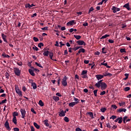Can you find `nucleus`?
Listing matches in <instances>:
<instances>
[{
  "label": "nucleus",
  "instance_id": "obj_55",
  "mask_svg": "<svg viewBox=\"0 0 131 131\" xmlns=\"http://www.w3.org/2000/svg\"><path fill=\"white\" fill-rule=\"evenodd\" d=\"M31 112L34 113V114H36V112H35V111H34V109L32 108L31 110Z\"/></svg>",
  "mask_w": 131,
  "mask_h": 131
},
{
  "label": "nucleus",
  "instance_id": "obj_60",
  "mask_svg": "<svg viewBox=\"0 0 131 131\" xmlns=\"http://www.w3.org/2000/svg\"><path fill=\"white\" fill-rule=\"evenodd\" d=\"M119 104L120 106H123V105L125 104V102H123L122 103H119Z\"/></svg>",
  "mask_w": 131,
  "mask_h": 131
},
{
  "label": "nucleus",
  "instance_id": "obj_30",
  "mask_svg": "<svg viewBox=\"0 0 131 131\" xmlns=\"http://www.w3.org/2000/svg\"><path fill=\"white\" fill-rule=\"evenodd\" d=\"M53 53L52 52H50L49 53V56H50V58L51 60H54L53 59Z\"/></svg>",
  "mask_w": 131,
  "mask_h": 131
},
{
  "label": "nucleus",
  "instance_id": "obj_46",
  "mask_svg": "<svg viewBox=\"0 0 131 131\" xmlns=\"http://www.w3.org/2000/svg\"><path fill=\"white\" fill-rule=\"evenodd\" d=\"M35 64H36V65L37 66H38V67H40V68H42V67L41 66V64H40V63H38L37 62H35Z\"/></svg>",
  "mask_w": 131,
  "mask_h": 131
},
{
  "label": "nucleus",
  "instance_id": "obj_14",
  "mask_svg": "<svg viewBox=\"0 0 131 131\" xmlns=\"http://www.w3.org/2000/svg\"><path fill=\"white\" fill-rule=\"evenodd\" d=\"M96 76V78L98 79V80H100V79H102V78H103V77H104V76L102 75H97Z\"/></svg>",
  "mask_w": 131,
  "mask_h": 131
},
{
  "label": "nucleus",
  "instance_id": "obj_20",
  "mask_svg": "<svg viewBox=\"0 0 131 131\" xmlns=\"http://www.w3.org/2000/svg\"><path fill=\"white\" fill-rule=\"evenodd\" d=\"M12 122L14 124H17V117H14L12 119Z\"/></svg>",
  "mask_w": 131,
  "mask_h": 131
},
{
  "label": "nucleus",
  "instance_id": "obj_11",
  "mask_svg": "<svg viewBox=\"0 0 131 131\" xmlns=\"http://www.w3.org/2000/svg\"><path fill=\"white\" fill-rule=\"evenodd\" d=\"M65 113H66V111L64 112V111L62 110L60 113H59V116L60 117L65 116Z\"/></svg>",
  "mask_w": 131,
  "mask_h": 131
},
{
  "label": "nucleus",
  "instance_id": "obj_56",
  "mask_svg": "<svg viewBox=\"0 0 131 131\" xmlns=\"http://www.w3.org/2000/svg\"><path fill=\"white\" fill-rule=\"evenodd\" d=\"M112 107L113 109H117V106L116 105H112Z\"/></svg>",
  "mask_w": 131,
  "mask_h": 131
},
{
  "label": "nucleus",
  "instance_id": "obj_39",
  "mask_svg": "<svg viewBox=\"0 0 131 131\" xmlns=\"http://www.w3.org/2000/svg\"><path fill=\"white\" fill-rule=\"evenodd\" d=\"M116 118H117V117L114 115H113L110 117V119H113V120H114V119H116Z\"/></svg>",
  "mask_w": 131,
  "mask_h": 131
},
{
  "label": "nucleus",
  "instance_id": "obj_54",
  "mask_svg": "<svg viewBox=\"0 0 131 131\" xmlns=\"http://www.w3.org/2000/svg\"><path fill=\"white\" fill-rule=\"evenodd\" d=\"M105 94H106V92L105 91H102L100 93V96H103V95H105Z\"/></svg>",
  "mask_w": 131,
  "mask_h": 131
},
{
  "label": "nucleus",
  "instance_id": "obj_17",
  "mask_svg": "<svg viewBox=\"0 0 131 131\" xmlns=\"http://www.w3.org/2000/svg\"><path fill=\"white\" fill-rule=\"evenodd\" d=\"M103 76H110V77H111V76H112V75L110 73L105 72L104 73H103Z\"/></svg>",
  "mask_w": 131,
  "mask_h": 131
},
{
  "label": "nucleus",
  "instance_id": "obj_51",
  "mask_svg": "<svg viewBox=\"0 0 131 131\" xmlns=\"http://www.w3.org/2000/svg\"><path fill=\"white\" fill-rule=\"evenodd\" d=\"M106 125L108 128H111L112 127V126L110 125V123H106Z\"/></svg>",
  "mask_w": 131,
  "mask_h": 131
},
{
  "label": "nucleus",
  "instance_id": "obj_21",
  "mask_svg": "<svg viewBox=\"0 0 131 131\" xmlns=\"http://www.w3.org/2000/svg\"><path fill=\"white\" fill-rule=\"evenodd\" d=\"M85 50L83 48H81L78 51V53L80 54V53H85Z\"/></svg>",
  "mask_w": 131,
  "mask_h": 131
},
{
  "label": "nucleus",
  "instance_id": "obj_41",
  "mask_svg": "<svg viewBox=\"0 0 131 131\" xmlns=\"http://www.w3.org/2000/svg\"><path fill=\"white\" fill-rule=\"evenodd\" d=\"M93 93H94V96L95 97H97V96H98L97 95V93H98V90H95L93 91Z\"/></svg>",
  "mask_w": 131,
  "mask_h": 131
},
{
  "label": "nucleus",
  "instance_id": "obj_59",
  "mask_svg": "<svg viewBox=\"0 0 131 131\" xmlns=\"http://www.w3.org/2000/svg\"><path fill=\"white\" fill-rule=\"evenodd\" d=\"M31 131H35V129L34 128V127H33V126H31Z\"/></svg>",
  "mask_w": 131,
  "mask_h": 131
},
{
  "label": "nucleus",
  "instance_id": "obj_3",
  "mask_svg": "<svg viewBox=\"0 0 131 131\" xmlns=\"http://www.w3.org/2000/svg\"><path fill=\"white\" fill-rule=\"evenodd\" d=\"M15 89L16 94H18L19 96H20L22 97V91H21L20 90H19V88H18V85H15Z\"/></svg>",
  "mask_w": 131,
  "mask_h": 131
},
{
  "label": "nucleus",
  "instance_id": "obj_40",
  "mask_svg": "<svg viewBox=\"0 0 131 131\" xmlns=\"http://www.w3.org/2000/svg\"><path fill=\"white\" fill-rule=\"evenodd\" d=\"M120 53H126V51H125V49H121L120 50Z\"/></svg>",
  "mask_w": 131,
  "mask_h": 131
},
{
  "label": "nucleus",
  "instance_id": "obj_19",
  "mask_svg": "<svg viewBox=\"0 0 131 131\" xmlns=\"http://www.w3.org/2000/svg\"><path fill=\"white\" fill-rule=\"evenodd\" d=\"M29 72L30 74H31V75H32V76H34V75H35V74H34V72H33V71L31 69L29 70Z\"/></svg>",
  "mask_w": 131,
  "mask_h": 131
},
{
  "label": "nucleus",
  "instance_id": "obj_7",
  "mask_svg": "<svg viewBox=\"0 0 131 131\" xmlns=\"http://www.w3.org/2000/svg\"><path fill=\"white\" fill-rule=\"evenodd\" d=\"M112 11H113V13L115 14V13H116L117 12H119V11H120V8H116V7L115 6H113L112 8Z\"/></svg>",
  "mask_w": 131,
  "mask_h": 131
},
{
  "label": "nucleus",
  "instance_id": "obj_43",
  "mask_svg": "<svg viewBox=\"0 0 131 131\" xmlns=\"http://www.w3.org/2000/svg\"><path fill=\"white\" fill-rule=\"evenodd\" d=\"M127 118V116H125L123 118V121L124 123H126V122H125V121L126 120Z\"/></svg>",
  "mask_w": 131,
  "mask_h": 131
},
{
  "label": "nucleus",
  "instance_id": "obj_57",
  "mask_svg": "<svg viewBox=\"0 0 131 131\" xmlns=\"http://www.w3.org/2000/svg\"><path fill=\"white\" fill-rule=\"evenodd\" d=\"M5 76L6 78H9V76H10V75L9 74V73L6 72L5 74Z\"/></svg>",
  "mask_w": 131,
  "mask_h": 131
},
{
  "label": "nucleus",
  "instance_id": "obj_6",
  "mask_svg": "<svg viewBox=\"0 0 131 131\" xmlns=\"http://www.w3.org/2000/svg\"><path fill=\"white\" fill-rule=\"evenodd\" d=\"M76 42L78 46H86V43L83 40H79L77 41Z\"/></svg>",
  "mask_w": 131,
  "mask_h": 131
},
{
  "label": "nucleus",
  "instance_id": "obj_23",
  "mask_svg": "<svg viewBox=\"0 0 131 131\" xmlns=\"http://www.w3.org/2000/svg\"><path fill=\"white\" fill-rule=\"evenodd\" d=\"M2 57H4V58H10V56L8 54H6V53L4 52L2 54Z\"/></svg>",
  "mask_w": 131,
  "mask_h": 131
},
{
  "label": "nucleus",
  "instance_id": "obj_16",
  "mask_svg": "<svg viewBox=\"0 0 131 131\" xmlns=\"http://www.w3.org/2000/svg\"><path fill=\"white\" fill-rule=\"evenodd\" d=\"M53 99L54 100L55 102H58V101L60 100V98L58 96H53Z\"/></svg>",
  "mask_w": 131,
  "mask_h": 131
},
{
  "label": "nucleus",
  "instance_id": "obj_10",
  "mask_svg": "<svg viewBox=\"0 0 131 131\" xmlns=\"http://www.w3.org/2000/svg\"><path fill=\"white\" fill-rule=\"evenodd\" d=\"M76 24V23H75V20H70L69 21L67 24V25L68 26H69V25H73V24Z\"/></svg>",
  "mask_w": 131,
  "mask_h": 131
},
{
  "label": "nucleus",
  "instance_id": "obj_48",
  "mask_svg": "<svg viewBox=\"0 0 131 131\" xmlns=\"http://www.w3.org/2000/svg\"><path fill=\"white\" fill-rule=\"evenodd\" d=\"M33 40L35 42H37L38 41V38L36 37H33Z\"/></svg>",
  "mask_w": 131,
  "mask_h": 131
},
{
  "label": "nucleus",
  "instance_id": "obj_25",
  "mask_svg": "<svg viewBox=\"0 0 131 131\" xmlns=\"http://www.w3.org/2000/svg\"><path fill=\"white\" fill-rule=\"evenodd\" d=\"M74 37H75V38H76V39H77L78 40L80 39V38H81V36L80 35H74Z\"/></svg>",
  "mask_w": 131,
  "mask_h": 131
},
{
  "label": "nucleus",
  "instance_id": "obj_31",
  "mask_svg": "<svg viewBox=\"0 0 131 131\" xmlns=\"http://www.w3.org/2000/svg\"><path fill=\"white\" fill-rule=\"evenodd\" d=\"M18 115H19V113H18L17 112H14L13 113V117H16V116H18Z\"/></svg>",
  "mask_w": 131,
  "mask_h": 131
},
{
  "label": "nucleus",
  "instance_id": "obj_13",
  "mask_svg": "<svg viewBox=\"0 0 131 131\" xmlns=\"http://www.w3.org/2000/svg\"><path fill=\"white\" fill-rule=\"evenodd\" d=\"M43 124L46 126H50V124L49 123V120H48V119H46L43 121Z\"/></svg>",
  "mask_w": 131,
  "mask_h": 131
},
{
  "label": "nucleus",
  "instance_id": "obj_9",
  "mask_svg": "<svg viewBox=\"0 0 131 131\" xmlns=\"http://www.w3.org/2000/svg\"><path fill=\"white\" fill-rule=\"evenodd\" d=\"M2 38L5 42H7L8 43V41H7V35H5V34L2 33Z\"/></svg>",
  "mask_w": 131,
  "mask_h": 131
},
{
  "label": "nucleus",
  "instance_id": "obj_45",
  "mask_svg": "<svg viewBox=\"0 0 131 131\" xmlns=\"http://www.w3.org/2000/svg\"><path fill=\"white\" fill-rule=\"evenodd\" d=\"M33 50H34V51H38V48H37L36 46H34L32 48Z\"/></svg>",
  "mask_w": 131,
  "mask_h": 131
},
{
  "label": "nucleus",
  "instance_id": "obj_28",
  "mask_svg": "<svg viewBox=\"0 0 131 131\" xmlns=\"http://www.w3.org/2000/svg\"><path fill=\"white\" fill-rule=\"evenodd\" d=\"M109 36H110V35L105 34L101 37V39H102V38H103V39L106 38V37H109Z\"/></svg>",
  "mask_w": 131,
  "mask_h": 131
},
{
  "label": "nucleus",
  "instance_id": "obj_33",
  "mask_svg": "<svg viewBox=\"0 0 131 131\" xmlns=\"http://www.w3.org/2000/svg\"><path fill=\"white\" fill-rule=\"evenodd\" d=\"M80 48H82L81 47H76L75 48H73L72 50H73V51H77V50H78L79 49H80Z\"/></svg>",
  "mask_w": 131,
  "mask_h": 131
},
{
  "label": "nucleus",
  "instance_id": "obj_50",
  "mask_svg": "<svg viewBox=\"0 0 131 131\" xmlns=\"http://www.w3.org/2000/svg\"><path fill=\"white\" fill-rule=\"evenodd\" d=\"M74 92H75V88H74V89H72L71 93L72 95H74Z\"/></svg>",
  "mask_w": 131,
  "mask_h": 131
},
{
  "label": "nucleus",
  "instance_id": "obj_1",
  "mask_svg": "<svg viewBox=\"0 0 131 131\" xmlns=\"http://www.w3.org/2000/svg\"><path fill=\"white\" fill-rule=\"evenodd\" d=\"M95 85L98 89L101 88V90L102 91H105V90L107 89V84L105 82H97Z\"/></svg>",
  "mask_w": 131,
  "mask_h": 131
},
{
  "label": "nucleus",
  "instance_id": "obj_5",
  "mask_svg": "<svg viewBox=\"0 0 131 131\" xmlns=\"http://www.w3.org/2000/svg\"><path fill=\"white\" fill-rule=\"evenodd\" d=\"M4 126L8 130H11V127H10V124L9 123V120H7L4 124Z\"/></svg>",
  "mask_w": 131,
  "mask_h": 131
},
{
  "label": "nucleus",
  "instance_id": "obj_36",
  "mask_svg": "<svg viewBox=\"0 0 131 131\" xmlns=\"http://www.w3.org/2000/svg\"><path fill=\"white\" fill-rule=\"evenodd\" d=\"M67 80V77L65 76L63 79H62V81H61V82H67V81H66Z\"/></svg>",
  "mask_w": 131,
  "mask_h": 131
},
{
  "label": "nucleus",
  "instance_id": "obj_8",
  "mask_svg": "<svg viewBox=\"0 0 131 131\" xmlns=\"http://www.w3.org/2000/svg\"><path fill=\"white\" fill-rule=\"evenodd\" d=\"M78 103V101L70 102L69 104V107H74V106H75V105H77V103Z\"/></svg>",
  "mask_w": 131,
  "mask_h": 131
},
{
  "label": "nucleus",
  "instance_id": "obj_12",
  "mask_svg": "<svg viewBox=\"0 0 131 131\" xmlns=\"http://www.w3.org/2000/svg\"><path fill=\"white\" fill-rule=\"evenodd\" d=\"M123 7V8H125L126 9H127L128 11H130V8H129V5L128 3L125 4Z\"/></svg>",
  "mask_w": 131,
  "mask_h": 131
},
{
  "label": "nucleus",
  "instance_id": "obj_62",
  "mask_svg": "<svg viewBox=\"0 0 131 131\" xmlns=\"http://www.w3.org/2000/svg\"><path fill=\"white\" fill-rule=\"evenodd\" d=\"M84 64H89V63H90V61L85 60H84Z\"/></svg>",
  "mask_w": 131,
  "mask_h": 131
},
{
  "label": "nucleus",
  "instance_id": "obj_4",
  "mask_svg": "<svg viewBox=\"0 0 131 131\" xmlns=\"http://www.w3.org/2000/svg\"><path fill=\"white\" fill-rule=\"evenodd\" d=\"M20 112L21 114V118H25L26 114V111H25V108L24 109H20Z\"/></svg>",
  "mask_w": 131,
  "mask_h": 131
},
{
  "label": "nucleus",
  "instance_id": "obj_22",
  "mask_svg": "<svg viewBox=\"0 0 131 131\" xmlns=\"http://www.w3.org/2000/svg\"><path fill=\"white\" fill-rule=\"evenodd\" d=\"M87 114H88V115H90V117H91V118H92V119H94V114H93L92 112H88V113H87Z\"/></svg>",
  "mask_w": 131,
  "mask_h": 131
},
{
  "label": "nucleus",
  "instance_id": "obj_53",
  "mask_svg": "<svg viewBox=\"0 0 131 131\" xmlns=\"http://www.w3.org/2000/svg\"><path fill=\"white\" fill-rule=\"evenodd\" d=\"M108 41L110 43H114V40H113L112 39H108Z\"/></svg>",
  "mask_w": 131,
  "mask_h": 131
},
{
  "label": "nucleus",
  "instance_id": "obj_49",
  "mask_svg": "<svg viewBox=\"0 0 131 131\" xmlns=\"http://www.w3.org/2000/svg\"><path fill=\"white\" fill-rule=\"evenodd\" d=\"M100 66H107V63H104V62H101L100 63V64H99Z\"/></svg>",
  "mask_w": 131,
  "mask_h": 131
},
{
  "label": "nucleus",
  "instance_id": "obj_58",
  "mask_svg": "<svg viewBox=\"0 0 131 131\" xmlns=\"http://www.w3.org/2000/svg\"><path fill=\"white\" fill-rule=\"evenodd\" d=\"M74 101H75V102H79V99H78V98H76V97H74Z\"/></svg>",
  "mask_w": 131,
  "mask_h": 131
},
{
  "label": "nucleus",
  "instance_id": "obj_44",
  "mask_svg": "<svg viewBox=\"0 0 131 131\" xmlns=\"http://www.w3.org/2000/svg\"><path fill=\"white\" fill-rule=\"evenodd\" d=\"M130 90V88L129 87H126L124 88L125 92H128Z\"/></svg>",
  "mask_w": 131,
  "mask_h": 131
},
{
  "label": "nucleus",
  "instance_id": "obj_42",
  "mask_svg": "<svg viewBox=\"0 0 131 131\" xmlns=\"http://www.w3.org/2000/svg\"><path fill=\"white\" fill-rule=\"evenodd\" d=\"M25 8H28V9H30V4L29 3L26 4L25 5Z\"/></svg>",
  "mask_w": 131,
  "mask_h": 131
},
{
  "label": "nucleus",
  "instance_id": "obj_38",
  "mask_svg": "<svg viewBox=\"0 0 131 131\" xmlns=\"http://www.w3.org/2000/svg\"><path fill=\"white\" fill-rule=\"evenodd\" d=\"M64 120L66 122H69V118H68L67 117H65L64 118Z\"/></svg>",
  "mask_w": 131,
  "mask_h": 131
},
{
  "label": "nucleus",
  "instance_id": "obj_27",
  "mask_svg": "<svg viewBox=\"0 0 131 131\" xmlns=\"http://www.w3.org/2000/svg\"><path fill=\"white\" fill-rule=\"evenodd\" d=\"M86 74H88V71L86 70H83L81 75H86Z\"/></svg>",
  "mask_w": 131,
  "mask_h": 131
},
{
  "label": "nucleus",
  "instance_id": "obj_32",
  "mask_svg": "<svg viewBox=\"0 0 131 131\" xmlns=\"http://www.w3.org/2000/svg\"><path fill=\"white\" fill-rule=\"evenodd\" d=\"M122 117H119L118 123H121L122 122Z\"/></svg>",
  "mask_w": 131,
  "mask_h": 131
},
{
  "label": "nucleus",
  "instance_id": "obj_64",
  "mask_svg": "<svg viewBox=\"0 0 131 131\" xmlns=\"http://www.w3.org/2000/svg\"><path fill=\"white\" fill-rule=\"evenodd\" d=\"M76 131H82L80 128H76Z\"/></svg>",
  "mask_w": 131,
  "mask_h": 131
},
{
  "label": "nucleus",
  "instance_id": "obj_2",
  "mask_svg": "<svg viewBox=\"0 0 131 131\" xmlns=\"http://www.w3.org/2000/svg\"><path fill=\"white\" fill-rule=\"evenodd\" d=\"M13 69L15 75H16V76H20V75L21 74V70H20L19 68L16 67L14 68Z\"/></svg>",
  "mask_w": 131,
  "mask_h": 131
},
{
  "label": "nucleus",
  "instance_id": "obj_26",
  "mask_svg": "<svg viewBox=\"0 0 131 131\" xmlns=\"http://www.w3.org/2000/svg\"><path fill=\"white\" fill-rule=\"evenodd\" d=\"M102 53H103V54H106L107 53V50L105 47L102 49Z\"/></svg>",
  "mask_w": 131,
  "mask_h": 131
},
{
  "label": "nucleus",
  "instance_id": "obj_34",
  "mask_svg": "<svg viewBox=\"0 0 131 131\" xmlns=\"http://www.w3.org/2000/svg\"><path fill=\"white\" fill-rule=\"evenodd\" d=\"M106 110H107V109L105 107H102L100 109V111L101 112H102V113H104V112H105V111H106Z\"/></svg>",
  "mask_w": 131,
  "mask_h": 131
},
{
  "label": "nucleus",
  "instance_id": "obj_47",
  "mask_svg": "<svg viewBox=\"0 0 131 131\" xmlns=\"http://www.w3.org/2000/svg\"><path fill=\"white\" fill-rule=\"evenodd\" d=\"M93 10H94V8L91 7L89 10L88 14H90L91 12H93Z\"/></svg>",
  "mask_w": 131,
  "mask_h": 131
},
{
  "label": "nucleus",
  "instance_id": "obj_29",
  "mask_svg": "<svg viewBox=\"0 0 131 131\" xmlns=\"http://www.w3.org/2000/svg\"><path fill=\"white\" fill-rule=\"evenodd\" d=\"M38 104H39V105H40L41 106V107H42L45 105L41 100L39 101Z\"/></svg>",
  "mask_w": 131,
  "mask_h": 131
},
{
  "label": "nucleus",
  "instance_id": "obj_18",
  "mask_svg": "<svg viewBox=\"0 0 131 131\" xmlns=\"http://www.w3.org/2000/svg\"><path fill=\"white\" fill-rule=\"evenodd\" d=\"M34 126L37 129H39V128H40V126L38 125L36 122H34Z\"/></svg>",
  "mask_w": 131,
  "mask_h": 131
},
{
  "label": "nucleus",
  "instance_id": "obj_52",
  "mask_svg": "<svg viewBox=\"0 0 131 131\" xmlns=\"http://www.w3.org/2000/svg\"><path fill=\"white\" fill-rule=\"evenodd\" d=\"M13 130L14 131H19L20 129L18 127H14V128H13Z\"/></svg>",
  "mask_w": 131,
  "mask_h": 131
},
{
  "label": "nucleus",
  "instance_id": "obj_61",
  "mask_svg": "<svg viewBox=\"0 0 131 131\" xmlns=\"http://www.w3.org/2000/svg\"><path fill=\"white\" fill-rule=\"evenodd\" d=\"M41 29L42 30H48V27H45L44 28H41Z\"/></svg>",
  "mask_w": 131,
  "mask_h": 131
},
{
  "label": "nucleus",
  "instance_id": "obj_37",
  "mask_svg": "<svg viewBox=\"0 0 131 131\" xmlns=\"http://www.w3.org/2000/svg\"><path fill=\"white\" fill-rule=\"evenodd\" d=\"M7 101L8 100H7V99H4L3 100H2L1 102V104H5V103H7Z\"/></svg>",
  "mask_w": 131,
  "mask_h": 131
},
{
  "label": "nucleus",
  "instance_id": "obj_63",
  "mask_svg": "<svg viewBox=\"0 0 131 131\" xmlns=\"http://www.w3.org/2000/svg\"><path fill=\"white\" fill-rule=\"evenodd\" d=\"M62 84L63 86H66L67 85V82H62Z\"/></svg>",
  "mask_w": 131,
  "mask_h": 131
},
{
  "label": "nucleus",
  "instance_id": "obj_15",
  "mask_svg": "<svg viewBox=\"0 0 131 131\" xmlns=\"http://www.w3.org/2000/svg\"><path fill=\"white\" fill-rule=\"evenodd\" d=\"M31 86L33 87V90H36L37 89V86L35 82H32Z\"/></svg>",
  "mask_w": 131,
  "mask_h": 131
},
{
  "label": "nucleus",
  "instance_id": "obj_24",
  "mask_svg": "<svg viewBox=\"0 0 131 131\" xmlns=\"http://www.w3.org/2000/svg\"><path fill=\"white\" fill-rule=\"evenodd\" d=\"M49 54H50V52L49 51H45L43 53V56H46L48 57L49 56Z\"/></svg>",
  "mask_w": 131,
  "mask_h": 131
},
{
  "label": "nucleus",
  "instance_id": "obj_35",
  "mask_svg": "<svg viewBox=\"0 0 131 131\" xmlns=\"http://www.w3.org/2000/svg\"><path fill=\"white\" fill-rule=\"evenodd\" d=\"M44 45L42 42L39 43L38 44V48H41V47H43Z\"/></svg>",
  "mask_w": 131,
  "mask_h": 131
}]
</instances>
